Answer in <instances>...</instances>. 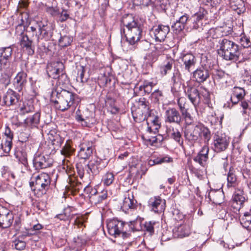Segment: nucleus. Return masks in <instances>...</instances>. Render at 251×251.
<instances>
[{"label":"nucleus","instance_id":"nucleus-1","mask_svg":"<svg viewBox=\"0 0 251 251\" xmlns=\"http://www.w3.org/2000/svg\"><path fill=\"white\" fill-rule=\"evenodd\" d=\"M61 132H56L55 130H50L48 134L49 144L45 150L46 153L45 155L41 154H35L33 159V165L36 170H40L50 167L52 164V159L49 155L53 154L57 150L63 155V148L61 145L63 139L61 137Z\"/></svg>","mask_w":251,"mask_h":251},{"label":"nucleus","instance_id":"nucleus-2","mask_svg":"<svg viewBox=\"0 0 251 251\" xmlns=\"http://www.w3.org/2000/svg\"><path fill=\"white\" fill-rule=\"evenodd\" d=\"M75 148L73 147V142L71 140H67L65 145L64 146V170L67 174L68 179L67 182L68 183L65 186V189L64 191V198H65V195H70L74 194L75 191L79 189L77 188V185L75 182V178L72 177L73 175V171L72 169V162L73 159L71 156L75 152Z\"/></svg>","mask_w":251,"mask_h":251},{"label":"nucleus","instance_id":"nucleus-3","mask_svg":"<svg viewBox=\"0 0 251 251\" xmlns=\"http://www.w3.org/2000/svg\"><path fill=\"white\" fill-rule=\"evenodd\" d=\"M138 222L140 224V221L137 219L130 221V224L116 219L110 220L107 223L108 232L115 237H122L124 240H127L130 236L128 228L133 230Z\"/></svg>","mask_w":251,"mask_h":251},{"label":"nucleus","instance_id":"nucleus-4","mask_svg":"<svg viewBox=\"0 0 251 251\" xmlns=\"http://www.w3.org/2000/svg\"><path fill=\"white\" fill-rule=\"evenodd\" d=\"M184 136L186 140L193 145L201 140L208 144L211 135L209 129L203 125H190L185 127Z\"/></svg>","mask_w":251,"mask_h":251},{"label":"nucleus","instance_id":"nucleus-5","mask_svg":"<svg viewBox=\"0 0 251 251\" xmlns=\"http://www.w3.org/2000/svg\"><path fill=\"white\" fill-rule=\"evenodd\" d=\"M219 49H218V54L227 61L233 62L237 61L241 55L239 46L226 38L221 39L219 41Z\"/></svg>","mask_w":251,"mask_h":251},{"label":"nucleus","instance_id":"nucleus-6","mask_svg":"<svg viewBox=\"0 0 251 251\" xmlns=\"http://www.w3.org/2000/svg\"><path fill=\"white\" fill-rule=\"evenodd\" d=\"M50 178L46 173H41L35 177H32L29 181L31 189L38 197L45 194L50 187Z\"/></svg>","mask_w":251,"mask_h":251},{"label":"nucleus","instance_id":"nucleus-7","mask_svg":"<svg viewBox=\"0 0 251 251\" xmlns=\"http://www.w3.org/2000/svg\"><path fill=\"white\" fill-rule=\"evenodd\" d=\"M13 49L10 47H0V71L11 75L13 72V64L10 61Z\"/></svg>","mask_w":251,"mask_h":251},{"label":"nucleus","instance_id":"nucleus-8","mask_svg":"<svg viewBox=\"0 0 251 251\" xmlns=\"http://www.w3.org/2000/svg\"><path fill=\"white\" fill-rule=\"evenodd\" d=\"M30 28L32 32L36 33L35 36L37 38L38 43L40 39H44L47 41L51 36L50 32V27L46 22L37 21L33 25L31 26Z\"/></svg>","mask_w":251,"mask_h":251},{"label":"nucleus","instance_id":"nucleus-9","mask_svg":"<svg viewBox=\"0 0 251 251\" xmlns=\"http://www.w3.org/2000/svg\"><path fill=\"white\" fill-rule=\"evenodd\" d=\"M183 88L184 92L190 101L196 107L201 101L200 91L197 88L191 84V81L188 80L186 84L183 83Z\"/></svg>","mask_w":251,"mask_h":251},{"label":"nucleus","instance_id":"nucleus-10","mask_svg":"<svg viewBox=\"0 0 251 251\" xmlns=\"http://www.w3.org/2000/svg\"><path fill=\"white\" fill-rule=\"evenodd\" d=\"M142 29L141 24H138L133 27L127 29L126 31L125 29L121 30V33L125 34L126 41L130 44L134 45L139 41L141 37Z\"/></svg>","mask_w":251,"mask_h":251},{"label":"nucleus","instance_id":"nucleus-11","mask_svg":"<svg viewBox=\"0 0 251 251\" xmlns=\"http://www.w3.org/2000/svg\"><path fill=\"white\" fill-rule=\"evenodd\" d=\"M229 139L225 134L217 131L213 136V148L216 152L225 151L229 144Z\"/></svg>","mask_w":251,"mask_h":251},{"label":"nucleus","instance_id":"nucleus-12","mask_svg":"<svg viewBox=\"0 0 251 251\" xmlns=\"http://www.w3.org/2000/svg\"><path fill=\"white\" fill-rule=\"evenodd\" d=\"M170 31V27L168 25H159L154 27L151 34L153 36L156 41L163 42L165 40Z\"/></svg>","mask_w":251,"mask_h":251},{"label":"nucleus","instance_id":"nucleus-13","mask_svg":"<svg viewBox=\"0 0 251 251\" xmlns=\"http://www.w3.org/2000/svg\"><path fill=\"white\" fill-rule=\"evenodd\" d=\"M166 123L180 125L182 118L179 111L175 108L169 107L165 113Z\"/></svg>","mask_w":251,"mask_h":251},{"label":"nucleus","instance_id":"nucleus-14","mask_svg":"<svg viewBox=\"0 0 251 251\" xmlns=\"http://www.w3.org/2000/svg\"><path fill=\"white\" fill-rule=\"evenodd\" d=\"M18 101V94L12 89H9L3 95L0 104L2 106H10L15 104Z\"/></svg>","mask_w":251,"mask_h":251},{"label":"nucleus","instance_id":"nucleus-15","mask_svg":"<svg viewBox=\"0 0 251 251\" xmlns=\"http://www.w3.org/2000/svg\"><path fill=\"white\" fill-rule=\"evenodd\" d=\"M149 203L155 212H161L165 209L166 201L159 196L151 198Z\"/></svg>","mask_w":251,"mask_h":251},{"label":"nucleus","instance_id":"nucleus-16","mask_svg":"<svg viewBox=\"0 0 251 251\" xmlns=\"http://www.w3.org/2000/svg\"><path fill=\"white\" fill-rule=\"evenodd\" d=\"M246 200L243 190L237 189L233 195L231 206L236 210H239Z\"/></svg>","mask_w":251,"mask_h":251},{"label":"nucleus","instance_id":"nucleus-17","mask_svg":"<svg viewBox=\"0 0 251 251\" xmlns=\"http://www.w3.org/2000/svg\"><path fill=\"white\" fill-rule=\"evenodd\" d=\"M20 44L21 47L25 49L28 55H32L34 53V47L32 45V41L30 40L28 36L24 32L21 33Z\"/></svg>","mask_w":251,"mask_h":251},{"label":"nucleus","instance_id":"nucleus-18","mask_svg":"<svg viewBox=\"0 0 251 251\" xmlns=\"http://www.w3.org/2000/svg\"><path fill=\"white\" fill-rule=\"evenodd\" d=\"M207 14V11L203 8H200L199 11L196 13L191 17L193 21L192 24L190 25V27L197 29L200 26L202 25L201 21Z\"/></svg>","mask_w":251,"mask_h":251},{"label":"nucleus","instance_id":"nucleus-19","mask_svg":"<svg viewBox=\"0 0 251 251\" xmlns=\"http://www.w3.org/2000/svg\"><path fill=\"white\" fill-rule=\"evenodd\" d=\"M27 74L24 71L19 72L14 79V85L16 89L20 92L27 83Z\"/></svg>","mask_w":251,"mask_h":251},{"label":"nucleus","instance_id":"nucleus-20","mask_svg":"<svg viewBox=\"0 0 251 251\" xmlns=\"http://www.w3.org/2000/svg\"><path fill=\"white\" fill-rule=\"evenodd\" d=\"M137 201L134 199L132 194H127L125 195V197L123 200V204L121 205V209L125 213L129 209H134L136 206Z\"/></svg>","mask_w":251,"mask_h":251},{"label":"nucleus","instance_id":"nucleus-21","mask_svg":"<svg viewBox=\"0 0 251 251\" xmlns=\"http://www.w3.org/2000/svg\"><path fill=\"white\" fill-rule=\"evenodd\" d=\"M14 156L19 162L25 167H27V153L23 145L18 147L15 149Z\"/></svg>","mask_w":251,"mask_h":251},{"label":"nucleus","instance_id":"nucleus-22","mask_svg":"<svg viewBox=\"0 0 251 251\" xmlns=\"http://www.w3.org/2000/svg\"><path fill=\"white\" fill-rule=\"evenodd\" d=\"M189 19V16L184 14L180 16L178 20L172 25V28L176 33H178L182 31Z\"/></svg>","mask_w":251,"mask_h":251},{"label":"nucleus","instance_id":"nucleus-23","mask_svg":"<svg viewBox=\"0 0 251 251\" xmlns=\"http://www.w3.org/2000/svg\"><path fill=\"white\" fill-rule=\"evenodd\" d=\"M92 143L84 142L80 145V149L78 152V156L84 159H88L92 154L93 149L92 148Z\"/></svg>","mask_w":251,"mask_h":251},{"label":"nucleus","instance_id":"nucleus-24","mask_svg":"<svg viewBox=\"0 0 251 251\" xmlns=\"http://www.w3.org/2000/svg\"><path fill=\"white\" fill-rule=\"evenodd\" d=\"M209 148L208 146H204L202 147L199 153L194 158V161L198 163L201 166L204 167L206 164L208 159V153Z\"/></svg>","mask_w":251,"mask_h":251},{"label":"nucleus","instance_id":"nucleus-25","mask_svg":"<svg viewBox=\"0 0 251 251\" xmlns=\"http://www.w3.org/2000/svg\"><path fill=\"white\" fill-rule=\"evenodd\" d=\"M174 65V60L171 58H167L159 66L160 74L163 76L166 75L171 72Z\"/></svg>","mask_w":251,"mask_h":251},{"label":"nucleus","instance_id":"nucleus-26","mask_svg":"<svg viewBox=\"0 0 251 251\" xmlns=\"http://www.w3.org/2000/svg\"><path fill=\"white\" fill-rule=\"evenodd\" d=\"M193 77L196 82L201 83L209 77V75L208 70L203 68H199L193 72Z\"/></svg>","mask_w":251,"mask_h":251},{"label":"nucleus","instance_id":"nucleus-27","mask_svg":"<svg viewBox=\"0 0 251 251\" xmlns=\"http://www.w3.org/2000/svg\"><path fill=\"white\" fill-rule=\"evenodd\" d=\"M14 221V215L9 209L0 220V227L8 228L11 226Z\"/></svg>","mask_w":251,"mask_h":251},{"label":"nucleus","instance_id":"nucleus-28","mask_svg":"<svg viewBox=\"0 0 251 251\" xmlns=\"http://www.w3.org/2000/svg\"><path fill=\"white\" fill-rule=\"evenodd\" d=\"M182 60L185 66V70L190 72V69L194 67L196 63L195 57L191 53H187L183 56Z\"/></svg>","mask_w":251,"mask_h":251},{"label":"nucleus","instance_id":"nucleus-29","mask_svg":"<svg viewBox=\"0 0 251 251\" xmlns=\"http://www.w3.org/2000/svg\"><path fill=\"white\" fill-rule=\"evenodd\" d=\"M245 95V90L243 88L235 87L233 88V93L230 98V100L233 104H236L243 99Z\"/></svg>","mask_w":251,"mask_h":251},{"label":"nucleus","instance_id":"nucleus-30","mask_svg":"<svg viewBox=\"0 0 251 251\" xmlns=\"http://www.w3.org/2000/svg\"><path fill=\"white\" fill-rule=\"evenodd\" d=\"M40 118V114L36 112L33 115L26 118L25 120L24 123L27 127L30 128L37 127L39 123Z\"/></svg>","mask_w":251,"mask_h":251},{"label":"nucleus","instance_id":"nucleus-31","mask_svg":"<svg viewBox=\"0 0 251 251\" xmlns=\"http://www.w3.org/2000/svg\"><path fill=\"white\" fill-rule=\"evenodd\" d=\"M209 199L215 204H220L222 202L224 198V193L219 190L211 191L208 194Z\"/></svg>","mask_w":251,"mask_h":251},{"label":"nucleus","instance_id":"nucleus-32","mask_svg":"<svg viewBox=\"0 0 251 251\" xmlns=\"http://www.w3.org/2000/svg\"><path fill=\"white\" fill-rule=\"evenodd\" d=\"M174 233L177 237L183 238L189 235L190 229L186 225H180L174 229Z\"/></svg>","mask_w":251,"mask_h":251},{"label":"nucleus","instance_id":"nucleus-33","mask_svg":"<svg viewBox=\"0 0 251 251\" xmlns=\"http://www.w3.org/2000/svg\"><path fill=\"white\" fill-rule=\"evenodd\" d=\"M100 161L97 160H91L89 163L86 166L87 168V172L90 174L91 172L93 174H97L101 170L100 167Z\"/></svg>","mask_w":251,"mask_h":251},{"label":"nucleus","instance_id":"nucleus-34","mask_svg":"<svg viewBox=\"0 0 251 251\" xmlns=\"http://www.w3.org/2000/svg\"><path fill=\"white\" fill-rule=\"evenodd\" d=\"M121 22L123 25L126 26L127 29L133 27V26L139 24L137 21L134 19L131 14H127L123 16Z\"/></svg>","mask_w":251,"mask_h":251},{"label":"nucleus","instance_id":"nucleus-35","mask_svg":"<svg viewBox=\"0 0 251 251\" xmlns=\"http://www.w3.org/2000/svg\"><path fill=\"white\" fill-rule=\"evenodd\" d=\"M200 94L201 96V100L210 106L211 95L208 90L204 87H201Z\"/></svg>","mask_w":251,"mask_h":251},{"label":"nucleus","instance_id":"nucleus-36","mask_svg":"<svg viewBox=\"0 0 251 251\" xmlns=\"http://www.w3.org/2000/svg\"><path fill=\"white\" fill-rule=\"evenodd\" d=\"M241 224L243 226L247 229L251 228V211L244 214L241 220Z\"/></svg>","mask_w":251,"mask_h":251},{"label":"nucleus","instance_id":"nucleus-37","mask_svg":"<svg viewBox=\"0 0 251 251\" xmlns=\"http://www.w3.org/2000/svg\"><path fill=\"white\" fill-rule=\"evenodd\" d=\"M171 137L176 142L178 143L180 145L183 144V140L180 131L177 129L173 128L171 133Z\"/></svg>","mask_w":251,"mask_h":251},{"label":"nucleus","instance_id":"nucleus-38","mask_svg":"<svg viewBox=\"0 0 251 251\" xmlns=\"http://www.w3.org/2000/svg\"><path fill=\"white\" fill-rule=\"evenodd\" d=\"M64 99L65 100L66 103V106L64 105V111L68 108L74 103V98L72 93H70L69 91H66L64 94Z\"/></svg>","mask_w":251,"mask_h":251},{"label":"nucleus","instance_id":"nucleus-39","mask_svg":"<svg viewBox=\"0 0 251 251\" xmlns=\"http://www.w3.org/2000/svg\"><path fill=\"white\" fill-rule=\"evenodd\" d=\"M227 186L228 187L233 186L237 181V177L234 174V171L231 168L227 174Z\"/></svg>","mask_w":251,"mask_h":251},{"label":"nucleus","instance_id":"nucleus-40","mask_svg":"<svg viewBox=\"0 0 251 251\" xmlns=\"http://www.w3.org/2000/svg\"><path fill=\"white\" fill-rule=\"evenodd\" d=\"M34 109L33 105L31 102L24 103L20 108V112L21 114L25 115L33 111Z\"/></svg>","mask_w":251,"mask_h":251},{"label":"nucleus","instance_id":"nucleus-41","mask_svg":"<svg viewBox=\"0 0 251 251\" xmlns=\"http://www.w3.org/2000/svg\"><path fill=\"white\" fill-rule=\"evenodd\" d=\"M43 228V226L42 225L40 224H37L33 226L32 228L29 229L28 230H26V231L23 234L24 236H29L31 235L35 234L38 231Z\"/></svg>","mask_w":251,"mask_h":251},{"label":"nucleus","instance_id":"nucleus-42","mask_svg":"<svg viewBox=\"0 0 251 251\" xmlns=\"http://www.w3.org/2000/svg\"><path fill=\"white\" fill-rule=\"evenodd\" d=\"M12 147V141L5 140L4 143L1 144V147L3 151L6 153H9Z\"/></svg>","mask_w":251,"mask_h":251},{"label":"nucleus","instance_id":"nucleus-43","mask_svg":"<svg viewBox=\"0 0 251 251\" xmlns=\"http://www.w3.org/2000/svg\"><path fill=\"white\" fill-rule=\"evenodd\" d=\"M158 54L156 51H152L145 56V59L150 63L155 62L158 59Z\"/></svg>","mask_w":251,"mask_h":251},{"label":"nucleus","instance_id":"nucleus-44","mask_svg":"<svg viewBox=\"0 0 251 251\" xmlns=\"http://www.w3.org/2000/svg\"><path fill=\"white\" fill-rule=\"evenodd\" d=\"M114 175L111 173H107L105 174L103 178L104 184L107 186L111 184L114 180Z\"/></svg>","mask_w":251,"mask_h":251},{"label":"nucleus","instance_id":"nucleus-45","mask_svg":"<svg viewBox=\"0 0 251 251\" xmlns=\"http://www.w3.org/2000/svg\"><path fill=\"white\" fill-rule=\"evenodd\" d=\"M239 41L241 46L244 48H248L251 46L250 39L245 35L241 36Z\"/></svg>","mask_w":251,"mask_h":251},{"label":"nucleus","instance_id":"nucleus-46","mask_svg":"<svg viewBox=\"0 0 251 251\" xmlns=\"http://www.w3.org/2000/svg\"><path fill=\"white\" fill-rule=\"evenodd\" d=\"M14 246L15 248L19 251L24 250L26 246V243L25 241L20 240H15L14 241Z\"/></svg>","mask_w":251,"mask_h":251},{"label":"nucleus","instance_id":"nucleus-47","mask_svg":"<svg viewBox=\"0 0 251 251\" xmlns=\"http://www.w3.org/2000/svg\"><path fill=\"white\" fill-rule=\"evenodd\" d=\"M155 224V222H146L144 224V228L146 231L152 234L154 233V226Z\"/></svg>","mask_w":251,"mask_h":251},{"label":"nucleus","instance_id":"nucleus-48","mask_svg":"<svg viewBox=\"0 0 251 251\" xmlns=\"http://www.w3.org/2000/svg\"><path fill=\"white\" fill-rule=\"evenodd\" d=\"M85 217L84 216H78L77 217L75 221H74V224L75 226H77L78 227H81L83 226H85L84 225V223L85 222Z\"/></svg>","mask_w":251,"mask_h":251},{"label":"nucleus","instance_id":"nucleus-49","mask_svg":"<svg viewBox=\"0 0 251 251\" xmlns=\"http://www.w3.org/2000/svg\"><path fill=\"white\" fill-rule=\"evenodd\" d=\"M13 226L16 231L20 230L22 226V220L20 216L14 217Z\"/></svg>","mask_w":251,"mask_h":251},{"label":"nucleus","instance_id":"nucleus-50","mask_svg":"<svg viewBox=\"0 0 251 251\" xmlns=\"http://www.w3.org/2000/svg\"><path fill=\"white\" fill-rule=\"evenodd\" d=\"M10 170L7 166H3L1 169V175L2 177L6 179H10Z\"/></svg>","mask_w":251,"mask_h":251},{"label":"nucleus","instance_id":"nucleus-51","mask_svg":"<svg viewBox=\"0 0 251 251\" xmlns=\"http://www.w3.org/2000/svg\"><path fill=\"white\" fill-rule=\"evenodd\" d=\"M185 99L184 98L181 97L177 99V104L179 106L180 112H184L187 110L185 107Z\"/></svg>","mask_w":251,"mask_h":251},{"label":"nucleus","instance_id":"nucleus-52","mask_svg":"<svg viewBox=\"0 0 251 251\" xmlns=\"http://www.w3.org/2000/svg\"><path fill=\"white\" fill-rule=\"evenodd\" d=\"M85 72V69L84 67L80 66V68L78 70V76L76 77V80L78 81L83 82L84 73Z\"/></svg>","mask_w":251,"mask_h":251},{"label":"nucleus","instance_id":"nucleus-53","mask_svg":"<svg viewBox=\"0 0 251 251\" xmlns=\"http://www.w3.org/2000/svg\"><path fill=\"white\" fill-rule=\"evenodd\" d=\"M173 161V159L171 157L169 156H166L164 157H160L157 158V163H158V164L163 163H168L170 162Z\"/></svg>","mask_w":251,"mask_h":251},{"label":"nucleus","instance_id":"nucleus-54","mask_svg":"<svg viewBox=\"0 0 251 251\" xmlns=\"http://www.w3.org/2000/svg\"><path fill=\"white\" fill-rule=\"evenodd\" d=\"M160 124H156V125H151V126H148V131L150 133L153 132L154 133H156L158 132V129L160 128Z\"/></svg>","mask_w":251,"mask_h":251},{"label":"nucleus","instance_id":"nucleus-55","mask_svg":"<svg viewBox=\"0 0 251 251\" xmlns=\"http://www.w3.org/2000/svg\"><path fill=\"white\" fill-rule=\"evenodd\" d=\"M158 139L156 136H154L149 138L147 141L149 142V144L150 145L152 146H156V144L160 143L161 141V140H159V141H158Z\"/></svg>","mask_w":251,"mask_h":251},{"label":"nucleus","instance_id":"nucleus-56","mask_svg":"<svg viewBox=\"0 0 251 251\" xmlns=\"http://www.w3.org/2000/svg\"><path fill=\"white\" fill-rule=\"evenodd\" d=\"M4 134L7 137L6 140L12 141L13 138V133L12 132L10 128L9 127H8V126L6 127L5 132H4Z\"/></svg>","mask_w":251,"mask_h":251},{"label":"nucleus","instance_id":"nucleus-57","mask_svg":"<svg viewBox=\"0 0 251 251\" xmlns=\"http://www.w3.org/2000/svg\"><path fill=\"white\" fill-rule=\"evenodd\" d=\"M182 115L184 118L185 121L187 123H191L192 120L191 115L187 112V110H185L184 112H181Z\"/></svg>","mask_w":251,"mask_h":251},{"label":"nucleus","instance_id":"nucleus-58","mask_svg":"<svg viewBox=\"0 0 251 251\" xmlns=\"http://www.w3.org/2000/svg\"><path fill=\"white\" fill-rule=\"evenodd\" d=\"M225 73L222 71H217L214 74V80L219 81L225 76Z\"/></svg>","mask_w":251,"mask_h":251},{"label":"nucleus","instance_id":"nucleus-59","mask_svg":"<svg viewBox=\"0 0 251 251\" xmlns=\"http://www.w3.org/2000/svg\"><path fill=\"white\" fill-rule=\"evenodd\" d=\"M135 2H137V4L142 5L145 6H149L151 2V0H134Z\"/></svg>","mask_w":251,"mask_h":251},{"label":"nucleus","instance_id":"nucleus-60","mask_svg":"<svg viewBox=\"0 0 251 251\" xmlns=\"http://www.w3.org/2000/svg\"><path fill=\"white\" fill-rule=\"evenodd\" d=\"M73 40V37L64 36V47L70 45L72 42Z\"/></svg>","mask_w":251,"mask_h":251},{"label":"nucleus","instance_id":"nucleus-61","mask_svg":"<svg viewBox=\"0 0 251 251\" xmlns=\"http://www.w3.org/2000/svg\"><path fill=\"white\" fill-rule=\"evenodd\" d=\"M8 210L9 209L6 207L0 204V220L3 215H5V213L8 211Z\"/></svg>","mask_w":251,"mask_h":251},{"label":"nucleus","instance_id":"nucleus-62","mask_svg":"<svg viewBox=\"0 0 251 251\" xmlns=\"http://www.w3.org/2000/svg\"><path fill=\"white\" fill-rule=\"evenodd\" d=\"M72 209H73V207H69L64 209V215H66L68 218H69L71 216V212L72 211Z\"/></svg>","mask_w":251,"mask_h":251},{"label":"nucleus","instance_id":"nucleus-63","mask_svg":"<svg viewBox=\"0 0 251 251\" xmlns=\"http://www.w3.org/2000/svg\"><path fill=\"white\" fill-rule=\"evenodd\" d=\"M0 81L3 83L5 86H6L10 83V78L9 76L6 75L5 77H3L0 79Z\"/></svg>","mask_w":251,"mask_h":251},{"label":"nucleus","instance_id":"nucleus-64","mask_svg":"<svg viewBox=\"0 0 251 251\" xmlns=\"http://www.w3.org/2000/svg\"><path fill=\"white\" fill-rule=\"evenodd\" d=\"M107 197V194L106 192H102V194L99 196V200L98 202H100L106 199Z\"/></svg>","mask_w":251,"mask_h":251}]
</instances>
